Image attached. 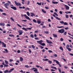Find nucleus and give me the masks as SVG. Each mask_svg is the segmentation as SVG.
Returning <instances> with one entry per match:
<instances>
[{"label":"nucleus","mask_w":73,"mask_h":73,"mask_svg":"<svg viewBox=\"0 0 73 73\" xmlns=\"http://www.w3.org/2000/svg\"><path fill=\"white\" fill-rule=\"evenodd\" d=\"M66 33H67V32L66 31L64 33V35L65 36L66 35Z\"/></svg>","instance_id":"obj_60"},{"label":"nucleus","mask_w":73,"mask_h":73,"mask_svg":"<svg viewBox=\"0 0 73 73\" xmlns=\"http://www.w3.org/2000/svg\"><path fill=\"white\" fill-rule=\"evenodd\" d=\"M48 62L50 64H52V62L51 60H48Z\"/></svg>","instance_id":"obj_41"},{"label":"nucleus","mask_w":73,"mask_h":73,"mask_svg":"<svg viewBox=\"0 0 73 73\" xmlns=\"http://www.w3.org/2000/svg\"><path fill=\"white\" fill-rule=\"evenodd\" d=\"M25 67L26 68H29V66H28V65H25Z\"/></svg>","instance_id":"obj_46"},{"label":"nucleus","mask_w":73,"mask_h":73,"mask_svg":"<svg viewBox=\"0 0 73 73\" xmlns=\"http://www.w3.org/2000/svg\"><path fill=\"white\" fill-rule=\"evenodd\" d=\"M41 11L42 12H43V13H46V11H44V9H42Z\"/></svg>","instance_id":"obj_15"},{"label":"nucleus","mask_w":73,"mask_h":73,"mask_svg":"<svg viewBox=\"0 0 73 73\" xmlns=\"http://www.w3.org/2000/svg\"><path fill=\"white\" fill-rule=\"evenodd\" d=\"M9 65H6V64H5L4 65V67H7V66H8Z\"/></svg>","instance_id":"obj_58"},{"label":"nucleus","mask_w":73,"mask_h":73,"mask_svg":"<svg viewBox=\"0 0 73 73\" xmlns=\"http://www.w3.org/2000/svg\"><path fill=\"white\" fill-rule=\"evenodd\" d=\"M5 64L7 65V64H8V61H7L6 60H5Z\"/></svg>","instance_id":"obj_39"},{"label":"nucleus","mask_w":73,"mask_h":73,"mask_svg":"<svg viewBox=\"0 0 73 73\" xmlns=\"http://www.w3.org/2000/svg\"><path fill=\"white\" fill-rule=\"evenodd\" d=\"M3 47H5V48L6 47V44H3Z\"/></svg>","instance_id":"obj_57"},{"label":"nucleus","mask_w":73,"mask_h":73,"mask_svg":"<svg viewBox=\"0 0 73 73\" xmlns=\"http://www.w3.org/2000/svg\"><path fill=\"white\" fill-rule=\"evenodd\" d=\"M27 14L28 16H30V13H29V12L27 11Z\"/></svg>","instance_id":"obj_26"},{"label":"nucleus","mask_w":73,"mask_h":73,"mask_svg":"<svg viewBox=\"0 0 73 73\" xmlns=\"http://www.w3.org/2000/svg\"><path fill=\"white\" fill-rule=\"evenodd\" d=\"M9 36L10 37H14L15 36L13 35H11V34H10L9 35Z\"/></svg>","instance_id":"obj_36"},{"label":"nucleus","mask_w":73,"mask_h":73,"mask_svg":"<svg viewBox=\"0 0 73 73\" xmlns=\"http://www.w3.org/2000/svg\"><path fill=\"white\" fill-rule=\"evenodd\" d=\"M2 15H3L4 16H6V15H7V14H6L5 13H2Z\"/></svg>","instance_id":"obj_29"},{"label":"nucleus","mask_w":73,"mask_h":73,"mask_svg":"<svg viewBox=\"0 0 73 73\" xmlns=\"http://www.w3.org/2000/svg\"><path fill=\"white\" fill-rule=\"evenodd\" d=\"M22 29H23V30H24L25 31H27V29H26V28H25V27H23L22 28Z\"/></svg>","instance_id":"obj_34"},{"label":"nucleus","mask_w":73,"mask_h":73,"mask_svg":"<svg viewBox=\"0 0 73 73\" xmlns=\"http://www.w3.org/2000/svg\"><path fill=\"white\" fill-rule=\"evenodd\" d=\"M35 40H39V38H38L36 37L35 38Z\"/></svg>","instance_id":"obj_64"},{"label":"nucleus","mask_w":73,"mask_h":73,"mask_svg":"<svg viewBox=\"0 0 73 73\" xmlns=\"http://www.w3.org/2000/svg\"><path fill=\"white\" fill-rule=\"evenodd\" d=\"M62 27H64V26H60V27L57 26V28H62Z\"/></svg>","instance_id":"obj_42"},{"label":"nucleus","mask_w":73,"mask_h":73,"mask_svg":"<svg viewBox=\"0 0 73 73\" xmlns=\"http://www.w3.org/2000/svg\"><path fill=\"white\" fill-rule=\"evenodd\" d=\"M51 67L52 68V69H57V68H56V67H52L51 66Z\"/></svg>","instance_id":"obj_45"},{"label":"nucleus","mask_w":73,"mask_h":73,"mask_svg":"<svg viewBox=\"0 0 73 73\" xmlns=\"http://www.w3.org/2000/svg\"><path fill=\"white\" fill-rule=\"evenodd\" d=\"M30 14L31 15V17H33V16H35V14H34V13H31Z\"/></svg>","instance_id":"obj_11"},{"label":"nucleus","mask_w":73,"mask_h":73,"mask_svg":"<svg viewBox=\"0 0 73 73\" xmlns=\"http://www.w3.org/2000/svg\"><path fill=\"white\" fill-rule=\"evenodd\" d=\"M6 25L7 27H11V25L10 24H7Z\"/></svg>","instance_id":"obj_49"},{"label":"nucleus","mask_w":73,"mask_h":73,"mask_svg":"<svg viewBox=\"0 0 73 73\" xmlns=\"http://www.w3.org/2000/svg\"><path fill=\"white\" fill-rule=\"evenodd\" d=\"M60 24H64V22L63 21H60Z\"/></svg>","instance_id":"obj_43"},{"label":"nucleus","mask_w":73,"mask_h":73,"mask_svg":"<svg viewBox=\"0 0 73 73\" xmlns=\"http://www.w3.org/2000/svg\"><path fill=\"white\" fill-rule=\"evenodd\" d=\"M48 52L49 53H52V51L51 50H48Z\"/></svg>","instance_id":"obj_63"},{"label":"nucleus","mask_w":73,"mask_h":73,"mask_svg":"<svg viewBox=\"0 0 73 73\" xmlns=\"http://www.w3.org/2000/svg\"><path fill=\"white\" fill-rule=\"evenodd\" d=\"M65 16L66 19H68V18H69V15H68L66 14L65 15Z\"/></svg>","instance_id":"obj_28"},{"label":"nucleus","mask_w":73,"mask_h":73,"mask_svg":"<svg viewBox=\"0 0 73 73\" xmlns=\"http://www.w3.org/2000/svg\"><path fill=\"white\" fill-rule=\"evenodd\" d=\"M25 11H27V10L29 11V10H30V9H31L29 8H28V7H26L25 8Z\"/></svg>","instance_id":"obj_16"},{"label":"nucleus","mask_w":73,"mask_h":73,"mask_svg":"<svg viewBox=\"0 0 73 73\" xmlns=\"http://www.w3.org/2000/svg\"><path fill=\"white\" fill-rule=\"evenodd\" d=\"M37 23H38V24H40V23H41V21H40L39 20H38L37 21Z\"/></svg>","instance_id":"obj_44"},{"label":"nucleus","mask_w":73,"mask_h":73,"mask_svg":"<svg viewBox=\"0 0 73 73\" xmlns=\"http://www.w3.org/2000/svg\"><path fill=\"white\" fill-rule=\"evenodd\" d=\"M46 41L48 43V44H52L53 42H52V41H49V40H48L46 39Z\"/></svg>","instance_id":"obj_9"},{"label":"nucleus","mask_w":73,"mask_h":73,"mask_svg":"<svg viewBox=\"0 0 73 73\" xmlns=\"http://www.w3.org/2000/svg\"><path fill=\"white\" fill-rule=\"evenodd\" d=\"M64 25H68V23H66V22H64Z\"/></svg>","instance_id":"obj_35"},{"label":"nucleus","mask_w":73,"mask_h":73,"mask_svg":"<svg viewBox=\"0 0 73 73\" xmlns=\"http://www.w3.org/2000/svg\"><path fill=\"white\" fill-rule=\"evenodd\" d=\"M65 29L66 30H67V29H69V28H68V27H65Z\"/></svg>","instance_id":"obj_54"},{"label":"nucleus","mask_w":73,"mask_h":73,"mask_svg":"<svg viewBox=\"0 0 73 73\" xmlns=\"http://www.w3.org/2000/svg\"><path fill=\"white\" fill-rule=\"evenodd\" d=\"M4 50L6 52H8V50H7V49H5Z\"/></svg>","instance_id":"obj_52"},{"label":"nucleus","mask_w":73,"mask_h":73,"mask_svg":"<svg viewBox=\"0 0 73 73\" xmlns=\"http://www.w3.org/2000/svg\"><path fill=\"white\" fill-rule=\"evenodd\" d=\"M17 53H20V51L19 50H18L17 51Z\"/></svg>","instance_id":"obj_61"},{"label":"nucleus","mask_w":73,"mask_h":73,"mask_svg":"<svg viewBox=\"0 0 73 73\" xmlns=\"http://www.w3.org/2000/svg\"><path fill=\"white\" fill-rule=\"evenodd\" d=\"M32 27H31V28H27L26 29H28V30H31L32 29Z\"/></svg>","instance_id":"obj_32"},{"label":"nucleus","mask_w":73,"mask_h":73,"mask_svg":"<svg viewBox=\"0 0 73 73\" xmlns=\"http://www.w3.org/2000/svg\"><path fill=\"white\" fill-rule=\"evenodd\" d=\"M19 8H20V9H25V7L24 6H23V7H21V6H19Z\"/></svg>","instance_id":"obj_19"},{"label":"nucleus","mask_w":73,"mask_h":73,"mask_svg":"<svg viewBox=\"0 0 73 73\" xmlns=\"http://www.w3.org/2000/svg\"><path fill=\"white\" fill-rule=\"evenodd\" d=\"M56 19H57L58 20H61V18H60L56 16L55 17Z\"/></svg>","instance_id":"obj_17"},{"label":"nucleus","mask_w":73,"mask_h":73,"mask_svg":"<svg viewBox=\"0 0 73 73\" xmlns=\"http://www.w3.org/2000/svg\"><path fill=\"white\" fill-rule=\"evenodd\" d=\"M10 19H11V20H12V21H15V20H14V19H13V18H12V17H11V18H10Z\"/></svg>","instance_id":"obj_51"},{"label":"nucleus","mask_w":73,"mask_h":73,"mask_svg":"<svg viewBox=\"0 0 73 73\" xmlns=\"http://www.w3.org/2000/svg\"><path fill=\"white\" fill-rule=\"evenodd\" d=\"M29 53H32V51H31V49H29Z\"/></svg>","instance_id":"obj_55"},{"label":"nucleus","mask_w":73,"mask_h":73,"mask_svg":"<svg viewBox=\"0 0 73 73\" xmlns=\"http://www.w3.org/2000/svg\"><path fill=\"white\" fill-rule=\"evenodd\" d=\"M34 69L35 70H33L34 72H37V68H35V69Z\"/></svg>","instance_id":"obj_33"},{"label":"nucleus","mask_w":73,"mask_h":73,"mask_svg":"<svg viewBox=\"0 0 73 73\" xmlns=\"http://www.w3.org/2000/svg\"><path fill=\"white\" fill-rule=\"evenodd\" d=\"M20 59V61H23V58H22V57H20L19 58Z\"/></svg>","instance_id":"obj_20"},{"label":"nucleus","mask_w":73,"mask_h":73,"mask_svg":"<svg viewBox=\"0 0 73 73\" xmlns=\"http://www.w3.org/2000/svg\"><path fill=\"white\" fill-rule=\"evenodd\" d=\"M36 4H38V5H41V3L40 2V3L38 2H37L36 3Z\"/></svg>","instance_id":"obj_27"},{"label":"nucleus","mask_w":73,"mask_h":73,"mask_svg":"<svg viewBox=\"0 0 73 73\" xmlns=\"http://www.w3.org/2000/svg\"><path fill=\"white\" fill-rule=\"evenodd\" d=\"M66 49H68V51H69L70 52V51H71V49L70 48L68 47L67 46H66Z\"/></svg>","instance_id":"obj_18"},{"label":"nucleus","mask_w":73,"mask_h":73,"mask_svg":"<svg viewBox=\"0 0 73 73\" xmlns=\"http://www.w3.org/2000/svg\"><path fill=\"white\" fill-rule=\"evenodd\" d=\"M43 42V41L42 40H38L37 41V42L38 43V44H39L40 45H41V44L42 43V42Z\"/></svg>","instance_id":"obj_5"},{"label":"nucleus","mask_w":73,"mask_h":73,"mask_svg":"<svg viewBox=\"0 0 73 73\" xmlns=\"http://www.w3.org/2000/svg\"><path fill=\"white\" fill-rule=\"evenodd\" d=\"M19 72H21V73H25V71L23 72V70H21V71H19Z\"/></svg>","instance_id":"obj_21"},{"label":"nucleus","mask_w":73,"mask_h":73,"mask_svg":"<svg viewBox=\"0 0 73 73\" xmlns=\"http://www.w3.org/2000/svg\"><path fill=\"white\" fill-rule=\"evenodd\" d=\"M30 3V1H27V5H29Z\"/></svg>","instance_id":"obj_50"},{"label":"nucleus","mask_w":73,"mask_h":73,"mask_svg":"<svg viewBox=\"0 0 73 73\" xmlns=\"http://www.w3.org/2000/svg\"><path fill=\"white\" fill-rule=\"evenodd\" d=\"M61 68L60 69L59 68H58V70L60 73H61Z\"/></svg>","instance_id":"obj_48"},{"label":"nucleus","mask_w":73,"mask_h":73,"mask_svg":"<svg viewBox=\"0 0 73 73\" xmlns=\"http://www.w3.org/2000/svg\"><path fill=\"white\" fill-rule=\"evenodd\" d=\"M54 15H56V16H58V15H57V13L56 12H54Z\"/></svg>","instance_id":"obj_40"},{"label":"nucleus","mask_w":73,"mask_h":73,"mask_svg":"<svg viewBox=\"0 0 73 73\" xmlns=\"http://www.w3.org/2000/svg\"><path fill=\"white\" fill-rule=\"evenodd\" d=\"M43 61H48V59H43Z\"/></svg>","instance_id":"obj_53"},{"label":"nucleus","mask_w":73,"mask_h":73,"mask_svg":"<svg viewBox=\"0 0 73 73\" xmlns=\"http://www.w3.org/2000/svg\"><path fill=\"white\" fill-rule=\"evenodd\" d=\"M24 16L25 17V18L27 20H31V19L29 18V17H28V16H27L26 14H25L24 15Z\"/></svg>","instance_id":"obj_4"},{"label":"nucleus","mask_w":73,"mask_h":73,"mask_svg":"<svg viewBox=\"0 0 73 73\" xmlns=\"http://www.w3.org/2000/svg\"><path fill=\"white\" fill-rule=\"evenodd\" d=\"M40 45L42 46H45V44L44 43H42Z\"/></svg>","instance_id":"obj_37"},{"label":"nucleus","mask_w":73,"mask_h":73,"mask_svg":"<svg viewBox=\"0 0 73 73\" xmlns=\"http://www.w3.org/2000/svg\"><path fill=\"white\" fill-rule=\"evenodd\" d=\"M64 32L65 30H64V29H60L58 31V32L59 33H64Z\"/></svg>","instance_id":"obj_1"},{"label":"nucleus","mask_w":73,"mask_h":73,"mask_svg":"<svg viewBox=\"0 0 73 73\" xmlns=\"http://www.w3.org/2000/svg\"><path fill=\"white\" fill-rule=\"evenodd\" d=\"M56 64H57L59 65V67H61V65L60 64V63H59V62L56 61Z\"/></svg>","instance_id":"obj_14"},{"label":"nucleus","mask_w":73,"mask_h":73,"mask_svg":"<svg viewBox=\"0 0 73 73\" xmlns=\"http://www.w3.org/2000/svg\"><path fill=\"white\" fill-rule=\"evenodd\" d=\"M59 48L60 49V50H61L62 51H64V49H63V48H62V46H60V47Z\"/></svg>","instance_id":"obj_23"},{"label":"nucleus","mask_w":73,"mask_h":73,"mask_svg":"<svg viewBox=\"0 0 73 73\" xmlns=\"http://www.w3.org/2000/svg\"><path fill=\"white\" fill-rule=\"evenodd\" d=\"M3 72L4 73H10V71H8V70H5V71H4Z\"/></svg>","instance_id":"obj_10"},{"label":"nucleus","mask_w":73,"mask_h":73,"mask_svg":"<svg viewBox=\"0 0 73 73\" xmlns=\"http://www.w3.org/2000/svg\"><path fill=\"white\" fill-rule=\"evenodd\" d=\"M36 67H37V68H41V69H42L43 68L41 66H39L38 65H36Z\"/></svg>","instance_id":"obj_25"},{"label":"nucleus","mask_w":73,"mask_h":73,"mask_svg":"<svg viewBox=\"0 0 73 73\" xmlns=\"http://www.w3.org/2000/svg\"><path fill=\"white\" fill-rule=\"evenodd\" d=\"M33 22H34V23H37V21H36V20L35 19L33 20Z\"/></svg>","instance_id":"obj_31"},{"label":"nucleus","mask_w":73,"mask_h":73,"mask_svg":"<svg viewBox=\"0 0 73 73\" xmlns=\"http://www.w3.org/2000/svg\"><path fill=\"white\" fill-rule=\"evenodd\" d=\"M40 46L41 49H43L44 48V47L42 46Z\"/></svg>","instance_id":"obj_62"},{"label":"nucleus","mask_w":73,"mask_h":73,"mask_svg":"<svg viewBox=\"0 0 73 73\" xmlns=\"http://www.w3.org/2000/svg\"><path fill=\"white\" fill-rule=\"evenodd\" d=\"M17 25H18V27H20V28H21V27H22V26H20L19 24H17Z\"/></svg>","instance_id":"obj_59"},{"label":"nucleus","mask_w":73,"mask_h":73,"mask_svg":"<svg viewBox=\"0 0 73 73\" xmlns=\"http://www.w3.org/2000/svg\"><path fill=\"white\" fill-rule=\"evenodd\" d=\"M18 32L19 33V35H22L23 33V31L21 30H19L18 31Z\"/></svg>","instance_id":"obj_6"},{"label":"nucleus","mask_w":73,"mask_h":73,"mask_svg":"<svg viewBox=\"0 0 73 73\" xmlns=\"http://www.w3.org/2000/svg\"><path fill=\"white\" fill-rule=\"evenodd\" d=\"M64 6L65 7L66 10H68V9H69V7L68 6L65 5Z\"/></svg>","instance_id":"obj_7"},{"label":"nucleus","mask_w":73,"mask_h":73,"mask_svg":"<svg viewBox=\"0 0 73 73\" xmlns=\"http://www.w3.org/2000/svg\"><path fill=\"white\" fill-rule=\"evenodd\" d=\"M46 34H48L49 33V32L48 31H46L44 32Z\"/></svg>","instance_id":"obj_38"},{"label":"nucleus","mask_w":73,"mask_h":73,"mask_svg":"<svg viewBox=\"0 0 73 73\" xmlns=\"http://www.w3.org/2000/svg\"><path fill=\"white\" fill-rule=\"evenodd\" d=\"M9 5V4L8 3H6L4 4L5 7L6 8H7V9H8V7L7 6H8Z\"/></svg>","instance_id":"obj_2"},{"label":"nucleus","mask_w":73,"mask_h":73,"mask_svg":"<svg viewBox=\"0 0 73 73\" xmlns=\"http://www.w3.org/2000/svg\"><path fill=\"white\" fill-rule=\"evenodd\" d=\"M22 21H24V22H26V21H27V20H22Z\"/></svg>","instance_id":"obj_56"},{"label":"nucleus","mask_w":73,"mask_h":73,"mask_svg":"<svg viewBox=\"0 0 73 73\" xmlns=\"http://www.w3.org/2000/svg\"><path fill=\"white\" fill-rule=\"evenodd\" d=\"M52 4H58V2H54L52 1Z\"/></svg>","instance_id":"obj_12"},{"label":"nucleus","mask_w":73,"mask_h":73,"mask_svg":"<svg viewBox=\"0 0 73 73\" xmlns=\"http://www.w3.org/2000/svg\"><path fill=\"white\" fill-rule=\"evenodd\" d=\"M14 69H15L14 68H13L10 69V70H9V71H10V73H11V72H12V70H13Z\"/></svg>","instance_id":"obj_22"},{"label":"nucleus","mask_w":73,"mask_h":73,"mask_svg":"<svg viewBox=\"0 0 73 73\" xmlns=\"http://www.w3.org/2000/svg\"><path fill=\"white\" fill-rule=\"evenodd\" d=\"M32 47L33 48V49H35V46L33 45H32Z\"/></svg>","instance_id":"obj_47"},{"label":"nucleus","mask_w":73,"mask_h":73,"mask_svg":"<svg viewBox=\"0 0 73 73\" xmlns=\"http://www.w3.org/2000/svg\"><path fill=\"white\" fill-rule=\"evenodd\" d=\"M30 37H31V38H34V36H33V34H31L30 35Z\"/></svg>","instance_id":"obj_30"},{"label":"nucleus","mask_w":73,"mask_h":73,"mask_svg":"<svg viewBox=\"0 0 73 73\" xmlns=\"http://www.w3.org/2000/svg\"><path fill=\"white\" fill-rule=\"evenodd\" d=\"M0 25L1 26H4L5 25V23H0Z\"/></svg>","instance_id":"obj_13"},{"label":"nucleus","mask_w":73,"mask_h":73,"mask_svg":"<svg viewBox=\"0 0 73 73\" xmlns=\"http://www.w3.org/2000/svg\"><path fill=\"white\" fill-rule=\"evenodd\" d=\"M53 35L54 37H57V35L56 34H53Z\"/></svg>","instance_id":"obj_24"},{"label":"nucleus","mask_w":73,"mask_h":73,"mask_svg":"<svg viewBox=\"0 0 73 73\" xmlns=\"http://www.w3.org/2000/svg\"><path fill=\"white\" fill-rule=\"evenodd\" d=\"M11 8H12V9H13L15 10V11H16V10H17V8H16V7H11Z\"/></svg>","instance_id":"obj_8"},{"label":"nucleus","mask_w":73,"mask_h":73,"mask_svg":"<svg viewBox=\"0 0 73 73\" xmlns=\"http://www.w3.org/2000/svg\"><path fill=\"white\" fill-rule=\"evenodd\" d=\"M15 3L17 6H21V4L20 3H18L16 1H14Z\"/></svg>","instance_id":"obj_3"}]
</instances>
